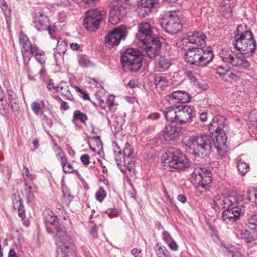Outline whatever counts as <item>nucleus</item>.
Listing matches in <instances>:
<instances>
[{
	"mask_svg": "<svg viewBox=\"0 0 257 257\" xmlns=\"http://www.w3.org/2000/svg\"><path fill=\"white\" fill-rule=\"evenodd\" d=\"M232 44L241 54L237 55L232 51H223L220 53L222 60L239 69H247L250 63L242 54L252 55L257 49L252 33L247 29L245 25H239L235 32Z\"/></svg>",
	"mask_w": 257,
	"mask_h": 257,
	"instance_id": "1",
	"label": "nucleus"
},
{
	"mask_svg": "<svg viewBox=\"0 0 257 257\" xmlns=\"http://www.w3.org/2000/svg\"><path fill=\"white\" fill-rule=\"evenodd\" d=\"M215 205L226 209L222 214V219L227 223L237 221L241 214L244 213L246 204L245 197L240 194L234 193L228 196L223 195L217 196L214 200Z\"/></svg>",
	"mask_w": 257,
	"mask_h": 257,
	"instance_id": "2",
	"label": "nucleus"
},
{
	"mask_svg": "<svg viewBox=\"0 0 257 257\" xmlns=\"http://www.w3.org/2000/svg\"><path fill=\"white\" fill-rule=\"evenodd\" d=\"M44 219L47 231L49 233H55L57 238V244L66 257L72 254L74 247L72 244L66 242L67 238L66 232L59 226L57 217L52 212L44 213Z\"/></svg>",
	"mask_w": 257,
	"mask_h": 257,
	"instance_id": "3",
	"label": "nucleus"
},
{
	"mask_svg": "<svg viewBox=\"0 0 257 257\" xmlns=\"http://www.w3.org/2000/svg\"><path fill=\"white\" fill-rule=\"evenodd\" d=\"M121 4L115 5L111 10L109 21L113 25L117 24L126 14V10L130 7H134L140 16L145 17L150 12L152 8L156 7L155 1H137L134 6H132L130 1H121Z\"/></svg>",
	"mask_w": 257,
	"mask_h": 257,
	"instance_id": "4",
	"label": "nucleus"
},
{
	"mask_svg": "<svg viewBox=\"0 0 257 257\" xmlns=\"http://www.w3.org/2000/svg\"><path fill=\"white\" fill-rule=\"evenodd\" d=\"M213 136L206 134L189 137L184 140L185 145L192 150V154L203 158L210 153Z\"/></svg>",
	"mask_w": 257,
	"mask_h": 257,
	"instance_id": "5",
	"label": "nucleus"
},
{
	"mask_svg": "<svg viewBox=\"0 0 257 257\" xmlns=\"http://www.w3.org/2000/svg\"><path fill=\"white\" fill-rule=\"evenodd\" d=\"M213 57L211 47L206 49L202 47H193L188 49L185 53V59L188 63L200 67L207 66L212 61Z\"/></svg>",
	"mask_w": 257,
	"mask_h": 257,
	"instance_id": "6",
	"label": "nucleus"
},
{
	"mask_svg": "<svg viewBox=\"0 0 257 257\" xmlns=\"http://www.w3.org/2000/svg\"><path fill=\"white\" fill-rule=\"evenodd\" d=\"M19 43L21 47V52L24 64L27 66L32 56L41 55L45 52L38 46L32 44L28 38L22 33L19 36Z\"/></svg>",
	"mask_w": 257,
	"mask_h": 257,
	"instance_id": "7",
	"label": "nucleus"
},
{
	"mask_svg": "<svg viewBox=\"0 0 257 257\" xmlns=\"http://www.w3.org/2000/svg\"><path fill=\"white\" fill-rule=\"evenodd\" d=\"M122 65L131 71L137 72L142 66V58L140 52L133 48H128L121 57Z\"/></svg>",
	"mask_w": 257,
	"mask_h": 257,
	"instance_id": "8",
	"label": "nucleus"
},
{
	"mask_svg": "<svg viewBox=\"0 0 257 257\" xmlns=\"http://www.w3.org/2000/svg\"><path fill=\"white\" fill-rule=\"evenodd\" d=\"M106 13L97 9H92L85 12L83 20L85 28L90 32L96 31L100 27V23L105 18Z\"/></svg>",
	"mask_w": 257,
	"mask_h": 257,
	"instance_id": "9",
	"label": "nucleus"
},
{
	"mask_svg": "<svg viewBox=\"0 0 257 257\" xmlns=\"http://www.w3.org/2000/svg\"><path fill=\"white\" fill-rule=\"evenodd\" d=\"M165 163L176 170H184L189 167V161L185 155L179 150H172L166 153Z\"/></svg>",
	"mask_w": 257,
	"mask_h": 257,
	"instance_id": "10",
	"label": "nucleus"
},
{
	"mask_svg": "<svg viewBox=\"0 0 257 257\" xmlns=\"http://www.w3.org/2000/svg\"><path fill=\"white\" fill-rule=\"evenodd\" d=\"M192 179L198 186L208 189L212 182V174L207 168L198 166L195 168L192 174Z\"/></svg>",
	"mask_w": 257,
	"mask_h": 257,
	"instance_id": "11",
	"label": "nucleus"
},
{
	"mask_svg": "<svg viewBox=\"0 0 257 257\" xmlns=\"http://www.w3.org/2000/svg\"><path fill=\"white\" fill-rule=\"evenodd\" d=\"M163 29L168 33L175 34L179 32L182 28V24L175 11L169 12L166 15V20L161 23Z\"/></svg>",
	"mask_w": 257,
	"mask_h": 257,
	"instance_id": "12",
	"label": "nucleus"
},
{
	"mask_svg": "<svg viewBox=\"0 0 257 257\" xmlns=\"http://www.w3.org/2000/svg\"><path fill=\"white\" fill-rule=\"evenodd\" d=\"M127 34L126 27L121 25L114 28L105 36L107 47L111 48L119 44L120 40L124 38Z\"/></svg>",
	"mask_w": 257,
	"mask_h": 257,
	"instance_id": "13",
	"label": "nucleus"
},
{
	"mask_svg": "<svg viewBox=\"0 0 257 257\" xmlns=\"http://www.w3.org/2000/svg\"><path fill=\"white\" fill-rule=\"evenodd\" d=\"M194 112V108L193 106L187 105L178 106L177 123L185 124L191 123L195 115Z\"/></svg>",
	"mask_w": 257,
	"mask_h": 257,
	"instance_id": "14",
	"label": "nucleus"
},
{
	"mask_svg": "<svg viewBox=\"0 0 257 257\" xmlns=\"http://www.w3.org/2000/svg\"><path fill=\"white\" fill-rule=\"evenodd\" d=\"M146 45V52L147 56L150 58H154L158 56L161 48V43L158 37H155L151 40L149 42L143 43Z\"/></svg>",
	"mask_w": 257,
	"mask_h": 257,
	"instance_id": "15",
	"label": "nucleus"
},
{
	"mask_svg": "<svg viewBox=\"0 0 257 257\" xmlns=\"http://www.w3.org/2000/svg\"><path fill=\"white\" fill-rule=\"evenodd\" d=\"M139 31L136 34V37L142 43L149 42L155 37L152 36V30L149 23L147 22L141 23L138 26Z\"/></svg>",
	"mask_w": 257,
	"mask_h": 257,
	"instance_id": "16",
	"label": "nucleus"
},
{
	"mask_svg": "<svg viewBox=\"0 0 257 257\" xmlns=\"http://www.w3.org/2000/svg\"><path fill=\"white\" fill-rule=\"evenodd\" d=\"M190 95L183 91H176L168 95V101L170 104L175 105L176 103H185L190 101Z\"/></svg>",
	"mask_w": 257,
	"mask_h": 257,
	"instance_id": "17",
	"label": "nucleus"
},
{
	"mask_svg": "<svg viewBox=\"0 0 257 257\" xmlns=\"http://www.w3.org/2000/svg\"><path fill=\"white\" fill-rule=\"evenodd\" d=\"M228 122L226 118L221 115L215 116L209 125V130L211 134L214 132L220 131V130H224V128L227 127Z\"/></svg>",
	"mask_w": 257,
	"mask_h": 257,
	"instance_id": "18",
	"label": "nucleus"
},
{
	"mask_svg": "<svg viewBox=\"0 0 257 257\" xmlns=\"http://www.w3.org/2000/svg\"><path fill=\"white\" fill-rule=\"evenodd\" d=\"M163 137L166 141L174 140L181 134L180 127L173 124L167 125L163 131Z\"/></svg>",
	"mask_w": 257,
	"mask_h": 257,
	"instance_id": "19",
	"label": "nucleus"
},
{
	"mask_svg": "<svg viewBox=\"0 0 257 257\" xmlns=\"http://www.w3.org/2000/svg\"><path fill=\"white\" fill-rule=\"evenodd\" d=\"M206 38V36L201 31L190 33L187 35V39L189 43L196 44L197 47H203L205 45Z\"/></svg>",
	"mask_w": 257,
	"mask_h": 257,
	"instance_id": "20",
	"label": "nucleus"
},
{
	"mask_svg": "<svg viewBox=\"0 0 257 257\" xmlns=\"http://www.w3.org/2000/svg\"><path fill=\"white\" fill-rule=\"evenodd\" d=\"M220 131L214 132L215 133L213 136V133L212 134L213 137L215 138L216 139L214 141L213 144L216 149L218 150V152L219 153L222 150V148L225 145L227 141V136L224 130H220Z\"/></svg>",
	"mask_w": 257,
	"mask_h": 257,
	"instance_id": "21",
	"label": "nucleus"
},
{
	"mask_svg": "<svg viewBox=\"0 0 257 257\" xmlns=\"http://www.w3.org/2000/svg\"><path fill=\"white\" fill-rule=\"evenodd\" d=\"M13 208L17 210L18 215L22 219L25 217V209L22 205L18 192L14 193L12 196Z\"/></svg>",
	"mask_w": 257,
	"mask_h": 257,
	"instance_id": "22",
	"label": "nucleus"
},
{
	"mask_svg": "<svg viewBox=\"0 0 257 257\" xmlns=\"http://www.w3.org/2000/svg\"><path fill=\"white\" fill-rule=\"evenodd\" d=\"M34 24L38 31L46 30L49 25L48 18L42 13H39L35 17Z\"/></svg>",
	"mask_w": 257,
	"mask_h": 257,
	"instance_id": "23",
	"label": "nucleus"
},
{
	"mask_svg": "<svg viewBox=\"0 0 257 257\" xmlns=\"http://www.w3.org/2000/svg\"><path fill=\"white\" fill-rule=\"evenodd\" d=\"M171 65L170 60L166 56L159 55L157 57L156 67L159 71H162L168 69Z\"/></svg>",
	"mask_w": 257,
	"mask_h": 257,
	"instance_id": "24",
	"label": "nucleus"
},
{
	"mask_svg": "<svg viewBox=\"0 0 257 257\" xmlns=\"http://www.w3.org/2000/svg\"><path fill=\"white\" fill-rule=\"evenodd\" d=\"M163 114L166 119L172 122H178V107H168L165 108Z\"/></svg>",
	"mask_w": 257,
	"mask_h": 257,
	"instance_id": "25",
	"label": "nucleus"
},
{
	"mask_svg": "<svg viewBox=\"0 0 257 257\" xmlns=\"http://www.w3.org/2000/svg\"><path fill=\"white\" fill-rule=\"evenodd\" d=\"M154 80L156 88L158 91L163 90L168 85V80L164 76H156Z\"/></svg>",
	"mask_w": 257,
	"mask_h": 257,
	"instance_id": "26",
	"label": "nucleus"
},
{
	"mask_svg": "<svg viewBox=\"0 0 257 257\" xmlns=\"http://www.w3.org/2000/svg\"><path fill=\"white\" fill-rule=\"evenodd\" d=\"M154 250L157 257H168L170 255L166 248L159 243L155 245Z\"/></svg>",
	"mask_w": 257,
	"mask_h": 257,
	"instance_id": "27",
	"label": "nucleus"
},
{
	"mask_svg": "<svg viewBox=\"0 0 257 257\" xmlns=\"http://www.w3.org/2000/svg\"><path fill=\"white\" fill-rule=\"evenodd\" d=\"M78 62L80 66L84 68L91 67L94 65L93 62L86 55L80 54L78 55Z\"/></svg>",
	"mask_w": 257,
	"mask_h": 257,
	"instance_id": "28",
	"label": "nucleus"
},
{
	"mask_svg": "<svg viewBox=\"0 0 257 257\" xmlns=\"http://www.w3.org/2000/svg\"><path fill=\"white\" fill-rule=\"evenodd\" d=\"M245 242L250 247L255 246L257 243V232L254 230L251 231Z\"/></svg>",
	"mask_w": 257,
	"mask_h": 257,
	"instance_id": "29",
	"label": "nucleus"
},
{
	"mask_svg": "<svg viewBox=\"0 0 257 257\" xmlns=\"http://www.w3.org/2000/svg\"><path fill=\"white\" fill-rule=\"evenodd\" d=\"M238 170L243 176L249 170V165L246 162L239 160L238 162Z\"/></svg>",
	"mask_w": 257,
	"mask_h": 257,
	"instance_id": "30",
	"label": "nucleus"
},
{
	"mask_svg": "<svg viewBox=\"0 0 257 257\" xmlns=\"http://www.w3.org/2000/svg\"><path fill=\"white\" fill-rule=\"evenodd\" d=\"M55 146L56 147V149L55 150V152H57L56 156L59 157L61 164L63 167L67 163V158L60 147L58 146L56 144H55Z\"/></svg>",
	"mask_w": 257,
	"mask_h": 257,
	"instance_id": "31",
	"label": "nucleus"
},
{
	"mask_svg": "<svg viewBox=\"0 0 257 257\" xmlns=\"http://www.w3.org/2000/svg\"><path fill=\"white\" fill-rule=\"evenodd\" d=\"M67 43L64 40H58L56 47L57 51L60 54H64L67 50Z\"/></svg>",
	"mask_w": 257,
	"mask_h": 257,
	"instance_id": "32",
	"label": "nucleus"
},
{
	"mask_svg": "<svg viewBox=\"0 0 257 257\" xmlns=\"http://www.w3.org/2000/svg\"><path fill=\"white\" fill-rule=\"evenodd\" d=\"M62 192L63 197L62 201L63 203L68 205L72 200L73 197L70 194L69 191L67 190V189H65V190L63 189Z\"/></svg>",
	"mask_w": 257,
	"mask_h": 257,
	"instance_id": "33",
	"label": "nucleus"
},
{
	"mask_svg": "<svg viewBox=\"0 0 257 257\" xmlns=\"http://www.w3.org/2000/svg\"><path fill=\"white\" fill-rule=\"evenodd\" d=\"M74 118L79 120L83 123L85 122L88 120V117L86 115L79 110H76L74 112Z\"/></svg>",
	"mask_w": 257,
	"mask_h": 257,
	"instance_id": "34",
	"label": "nucleus"
},
{
	"mask_svg": "<svg viewBox=\"0 0 257 257\" xmlns=\"http://www.w3.org/2000/svg\"><path fill=\"white\" fill-rule=\"evenodd\" d=\"M106 196V193L102 187H100L95 194V197L97 201L102 202Z\"/></svg>",
	"mask_w": 257,
	"mask_h": 257,
	"instance_id": "35",
	"label": "nucleus"
},
{
	"mask_svg": "<svg viewBox=\"0 0 257 257\" xmlns=\"http://www.w3.org/2000/svg\"><path fill=\"white\" fill-rule=\"evenodd\" d=\"M248 227L252 230L257 226V215H254L250 218L248 223Z\"/></svg>",
	"mask_w": 257,
	"mask_h": 257,
	"instance_id": "36",
	"label": "nucleus"
},
{
	"mask_svg": "<svg viewBox=\"0 0 257 257\" xmlns=\"http://www.w3.org/2000/svg\"><path fill=\"white\" fill-rule=\"evenodd\" d=\"M228 69H225L222 66H219L216 69V73L222 78L224 79L226 77V74Z\"/></svg>",
	"mask_w": 257,
	"mask_h": 257,
	"instance_id": "37",
	"label": "nucleus"
},
{
	"mask_svg": "<svg viewBox=\"0 0 257 257\" xmlns=\"http://www.w3.org/2000/svg\"><path fill=\"white\" fill-rule=\"evenodd\" d=\"M90 143L95 144L98 148L101 147L102 142L99 136L92 137L90 138Z\"/></svg>",
	"mask_w": 257,
	"mask_h": 257,
	"instance_id": "38",
	"label": "nucleus"
},
{
	"mask_svg": "<svg viewBox=\"0 0 257 257\" xmlns=\"http://www.w3.org/2000/svg\"><path fill=\"white\" fill-rule=\"evenodd\" d=\"M63 171L65 173H71L74 172H77L73 169L72 166L70 164L67 163L65 165H64L63 167Z\"/></svg>",
	"mask_w": 257,
	"mask_h": 257,
	"instance_id": "39",
	"label": "nucleus"
},
{
	"mask_svg": "<svg viewBox=\"0 0 257 257\" xmlns=\"http://www.w3.org/2000/svg\"><path fill=\"white\" fill-rule=\"evenodd\" d=\"M1 8L6 17L9 16L10 15L11 10L8 8L6 2L4 1V3L1 4Z\"/></svg>",
	"mask_w": 257,
	"mask_h": 257,
	"instance_id": "40",
	"label": "nucleus"
},
{
	"mask_svg": "<svg viewBox=\"0 0 257 257\" xmlns=\"http://www.w3.org/2000/svg\"><path fill=\"white\" fill-rule=\"evenodd\" d=\"M36 59L40 63L41 65H44L46 62V57L45 53H43L42 55L35 56Z\"/></svg>",
	"mask_w": 257,
	"mask_h": 257,
	"instance_id": "41",
	"label": "nucleus"
},
{
	"mask_svg": "<svg viewBox=\"0 0 257 257\" xmlns=\"http://www.w3.org/2000/svg\"><path fill=\"white\" fill-rule=\"evenodd\" d=\"M31 108L34 113L38 115L40 111V105L36 102H33L31 104Z\"/></svg>",
	"mask_w": 257,
	"mask_h": 257,
	"instance_id": "42",
	"label": "nucleus"
},
{
	"mask_svg": "<svg viewBox=\"0 0 257 257\" xmlns=\"http://www.w3.org/2000/svg\"><path fill=\"white\" fill-rule=\"evenodd\" d=\"M237 75L236 74L232 72V71L228 69L226 74V77H225L224 80L228 81V78L235 80L237 79Z\"/></svg>",
	"mask_w": 257,
	"mask_h": 257,
	"instance_id": "43",
	"label": "nucleus"
},
{
	"mask_svg": "<svg viewBox=\"0 0 257 257\" xmlns=\"http://www.w3.org/2000/svg\"><path fill=\"white\" fill-rule=\"evenodd\" d=\"M80 160L85 166H87L90 163V157L88 154L82 155L80 157Z\"/></svg>",
	"mask_w": 257,
	"mask_h": 257,
	"instance_id": "44",
	"label": "nucleus"
},
{
	"mask_svg": "<svg viewBox=\"0 0 257 257\" xmlns=\"http://www.w3.org/2000/svg\"><path fill=\"white\" fill-rule=\"evenodd\" d=\"M250 232H249L247 230H241L240 231V238L242 239H244L245 241L246 240L247 238L248 237Z\"/></svg>",
	"mask_w": 257,
	"mask_h": 257,
	"instance_id": "45",
	"label": "nucleus"
},
{
	"mask_svg": "<svg viewBox=\"0 0 257 257\" xmlns=\"http://www.w3.org/2000/svg\"><path fill=\"white\" fill-rule=\"evenodd\" d=\"M220 11L222 12L223 15L226 18H228L231 16L232 10L231 8L229 6L225 8V10L221 9Z\"/></svg>",
	"mask_w": 257,
	"mask_h": 257,
	"instance_id": "46",
	"label": "nucleus"
},
{
	"mask_svg": "<svg viewBox=\"0 0 257 257\" xmlns=\"http://www.w3.org/2000/svg\"><path fill=\"white\" fill-rule=\"evenodd\" d=\"M163 238L164 240L168 244L169 242H171L173 239L172 238L170 234L167 232H163Z\"/></svg>",
	"mask_w": 257,
	"mask_h": 257,
	"instance_id": "47",
	"label": "nucleus"
},
{
	"mask_svg": "<svg viewBox=\"0 0 257 257\" xmlns=\"http://www.w3.org/2000/svg\"><path fill=\"white\" fill-rule=\"evenodd\" d=\"M129 160L127 161V167L128 169L130 171L134 169V165H135V158L131 157L128 158Z\"/></svg>",
	"mask_w": 257,
	"mask_h": 257,
	"instance_id": "48",
	"label": "nucleus"
},
{
	"mask_svg": "<svg viewBox=\"0 0 257 257\" xmlns=\"http://www.w3.org/2000/svg\"><path fill=\"white\" fill-rule=\"evenodd\" d=\"M167 244L171 250L173 251H176L178 250V245L176 242L174 240H173L171 242H169Z\"/></svg>",
	"mask_w": 257,
	"mask_h": 257,
	"instance_id": "49",
	"label": "nucleus"
},
{
	"mask_svg": "<svg viewBox=\"0 0 257 257\" xmlns=\"http://www.w3.org/2000/svg\"><path fill=\"white\" fill-rule=\"evenodd\" d=\"M114 98L113 96H110L108 98L107 100L106 101V105L107 107H109L110 108L112 106L114 105Z\"/></svg>",
	"mask_w": 257,
	"mask_h": 257,
	"instance_id": "50",
	"label": "nucleus"
},
{
	"mask_svg": "<svg viewBox=\"0 0 257 257\" xmlns=\"http://www.w3.org/2000/svg\"><path fill=\"white\" fill-rule=\"evenodd\" d=\"M123 152H124V155L125 156V157H127V159H128V158H130V157L131 156V155H132V154L133 153V150L130 147H126L124 149Z\"/></svg>",
	"mask_w": 257,
	"mask_h": 257,
	"instance_id": "51",
	"label": "nucleus"
},
{
	"mask_svg": "<svg viewBox=\"0 0 257 257\" xmlns=\"http://www.w3.org/2000/svg\"><path fill=\"white\" fill-rule=\"evenodd\" d=\"M142 250L141 249H133L131 251V254L135 257H142Z\"/></svg>",
	"mask_w": 257,
	"mask_h": 257,
	"instance_id": "52",
	"label": "nucleus"
},
{
	"mask_svg": "<svg viewBox=\"0 0 257 257\" xmlns=\"http://www.w3.org/2000/svg\"><path fill=\"white\" fill-rule=\"evenodd\" d=\"M77 91L82 94V98L84 100H89V95L86 91H84L80 88H78Z\"/></svg>",
	"mask_w": 257,
	"mask_h": 257,
	"instance_id": "53",
	"label": "nucleus"
},
{
	"mask_svg": "<svg viewBox=\"0 0 257 257\" xmlns=\"http://www.w3.org/2000/svg\"><path fill=\"white\" fill-rule=\"evenodd\" d=\"M187 77L192 81H196V79L193 75V73L191 71H187L186 72Z\"/></svg>",
	"mask_w": 257,
	"mask_h": 257,
	"instance_id": "54",
	"label": "nucleus"
},
{
	"mask_svg": "<svg viewBox=\"0 0 257 257\" xmlns=\"http://www.w3.org/2000/svg\"><path fill=\"white\" fill-rule=\"evenodd\" d=\"M159 118V115L156 113L151 114L148 116V119L153 120L158 119Z\"/></svg>",
	"mask_w": 257,
	"mask_h": 257,
	"instance_id": "55",
	"label": "nucleus"
},
{
	"mask_svg": "<svg viewBox=\"0 0 257 257\" xmlns=\"http://www.w3.org/2000/svg\"><path fill=\"white\" fill-rule=\"evenodd\" d=\"M61 109L65 111L68 110L69 109L68 103L65 101H62L61 103Z\"/></svg>",
	"mask_w": 257,
	"mask_h": 257,
	"instance_id": "56",
	"label": "nucleus"
},
{
	"mask_svg": "<svg viewBox=\"0 0 257 257\" xmlns=\"http://www.w3.org/2000/svg\"><path fill=\"white\" fill-rule=\"evenodd\" d=\"M200 119L202 122H205L207 119V113L203 112L200 115Z\"/></svg>",
	"mask_w": 257,
	"mask_h": 257,
	"instance_id": "57",
	"label": "nucleus"
},
{
	"mask_svg": "<svg viewBox=\"0 0 257 257\" xmlns=\"http://www.w3.org/2000/svg\"><path fill=\"white\" fill-rule=\"evenodd\" d=\"M177 199L178 201L181 202V203H185L186 200V197L183 195H179L177 197Z\"/></svg>",
	"mask_w": 257,
	"mask_h": 257,
	"instance_id": "58",
	"label": "nucleus"
},
{
	"mask_svg": "<svg viewBox=\"0 0 257 257\" xmlns=\"http://www.w3.org/2000/svg\"><path fill=\"white\" fill-rule=\"evenodd\" d=\"M23 174H25L27 177H28L32 179L31 174L30 173L29 169L27 167H24Z\"/></svg>",
	"mask_w": 257,
	"mask_h": 257,
	"instance_id": "59",
	"label": "nucleus"
},
{
	"mask_svg": "<svg viewBox=\"0 0 257 257\" xmlns=\"http://www.w3.org/2000/svg\"><path fill=\"white\" fill-rule=\"evenodd\" d=\"M91 234L94 236V237H96L97 235V227L96 226V225H95L94 226H93L91 229Z\"/></svg>",
	"mask_w": 257,
	"mask_h": 257,
	"instance_id": "60",
	"label": "nucleus"
},
{
	"mask_svg": "<svg viewBox=\"0 0 257 257\" xmlns=\"http://www.w3.org/2000/svg\"><path fill=\"white\" fill-rule=\"evenodd\" d=\"M70 47L73 50H77L79 48V45L78 43H71Z\"/></svg>",
	"mask_w": 257,
	"mask_h": 257,
	"instance_id": "61",
	"label": "nucleus"
},
{
	"mask_svg": "<svg viewBox=\"0 0 257 257\" xmlns=\"http://www.w3.org/2000/svg\"><path fill=\"white\" fill-rule=\"evenodd\" d=\"M47 88L49 90H52L55 89V87L53 86V84L51 80H50L47 84Z\"/></svg>",
	"mask_w": 257,
	"mask_h": 257,
	"instance_id": "62",
	"label": "nucleus"
},
{
	"mask_svg": "<svg viewBox=\"0 0 257 257\" xmlns=\"http://www.w3.org/2000/svg\"><path fill=\"white\" fill-rule=\"evenodd\" d=\"M232 257H243L242 254L238 251L232 252Z\"/></svg>",
	"mask_w": 257,
	"mask_h": 257,
	"instance_id": "63",
	"label": "nucleus"
},
{
	"mask_svg": "<svg viewBox=\"0 0 257 257\" xmlns=\"http://www.w3.org/2000/svg\"><path fill=\"white\" fill-rule=\"evenodd\" d=\"M8 257H17L16 253L13 249L10 250L8 254Z\"/></svg>",
	"mask_w": 257,
	"mask_h": 257,
	"instance_id": "64",
	"label": "nucleus"
}]
</instances>
